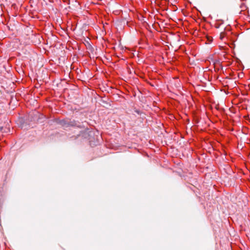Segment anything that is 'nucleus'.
Listing matches in <instances>:
<instances>
[{
	"label": "nucleus",
	"mask_w": 250,
	"mask_h": 250,
	"mask_svg": "<svg viewBox=\"0 0 250 250\" xmlns=\"http://www.w3.org/2000/svg\"><path fill=\"white\" fill-rule=\"evenodd\" d=\"M224 33H221V34H220V38L221 40H223V39L224 38Z\"/></svg>",
	"instance_id": "obj_1"
},
{
	"label": "nucleus",
	"mask_w": 250,
	"mask_h": 250,
	"mask_svg": "<svg viewBox=\"0 0 250 250\" xmlns=\"http://www.w3.org/2000/svg\"><path fill=\"white\" fill-rule=\"evenodd\" d=\"M3 127H0V130L1 131H3Z\"/></svg>",
	"instance_id": "obj_2"
}]
</instances>
